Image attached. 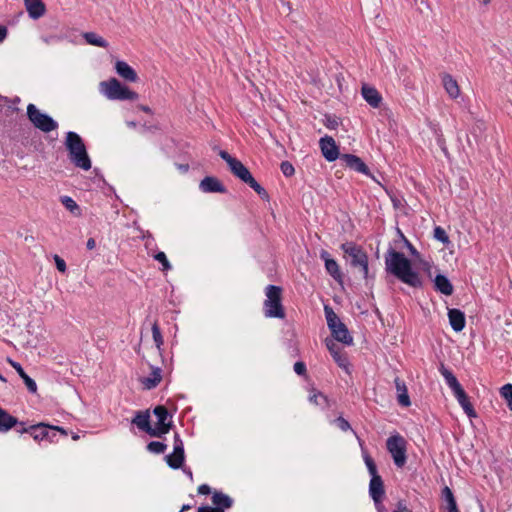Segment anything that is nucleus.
<instances>
[{
    "mask_svg": "<svg viewBox=\"0 0 512 512\" xmlns=\"http://www.w3.org/2000/svg\"><path fill=\"white\" fill-rule=\"evenodd\" d=\"M293 369H294V372L298 375V376H302L304 378H307L308 375H307V366H306V363L304 361H297L294 363V366H293Z\"/></svg>",
    "mask_w": 512,
    "mask_h": 512,
    "instance_id": "obj_48",
    "label": "nucleus"
},
{
    "mask_svg": "<svg viewBox=\"0 0 512 512\" xmlns=\"http://www.w3.org/2000/svg\"><path fill=\"white\" fill-rule=\"evenodd\" d=\"M61 203L72 214H74V215H80L81 214V210H80L79 205L70 196H62L61 197Z\"/></svg>",
    "mask_w": 512,
    "mask_h": 512,
    "instance_id": "obj_35",
    "label": "nucleus"
},
{
    "mask_svg": "<svg viewBox=\"0 0 512 512\" xmlns=\"http://www.w3.org/2000/svg\"><path fill=\"white\" fill-rule=\"evenodd\" d=\"M26 116L35 129L44 133H50L58 128V122L56 120L49 114L40 111L37 106L32 103L27 105Z\"/></svg>",
    "mask_w": 512,
    "mask_h": 512,
    "instance_id": "obj_7",
    "label": "nucleus"
},
{
    "mask_svg": "<svg viewBox=\"0 0 512 512\" xmlns=\"http://www.w3.org/2000/svg\"><path fill=\"white\" fill-rule=\"evenodd\" d=\"M152 337H153V340L155 342V345L159 351V353L161 354V346L163 345L164 343V340H163V336H162V332H161V329L159 327V324L157 321H154V323L152 324Z\"/></svg>",
    "mask_w": 512,
    "mask_h": 512,
    "instance_id": "obj_40",
    "label": "nucleus"
},
{
    "mask_svg": "<svg viewBox=\"0 0 512 512\" xmlns=\"http://www.w3.org/2000/svg\"><path fill=\"white\" fill-rule=\"evenodd\" d=\"M340 249L350 258L349 263L353 268H357L358 265L362 264L364 258L368 256L363 247L353 241L342 243Z\"/></svg>",
    "mask_w": 512,
    "mask_h": 512,
    "instance_id": "obj_11",
    "label": "nucleus"
},
{
    "mask_svg": "<svg viewBox=\"0 0 512 512\" xmlns=\"http://www.w3.org/2000/svg\"><path fill=\"white\" fill-rule=\"evenodd\" d=\"M434 133H435V136H436L437 145L440 147V149L442 150L444 155L446 157H448L449 156V151H448V148L446 146V140L444 138V135H443L441 129L440 128L434 129Z\"/></svg>",
    "mask_w": 512,
    "mask_h": 512,
    "instance_id": "obj_45",
    "label": "nucleus"
},
{
    "mask_svg": "<svg viewBox=\"0 0 512 512\" xmlns=\"http://www.w3.org/2000/svg\"><path fill=\"white\" fill-rule=\"evenodd\" d=\"M146 449L153 454H163L167 449V445L162 441L153 440L147 444Z\"/></svg>",
    "mask_w": 512,
    "mask_h": 512,
    "instance_id": "obj_43",
    "label": "nucleus"
},
{
    "mask_svg": "<svg viewBox=\"0 0 512 512\" xmlns=\"http://www.w3.org/2000/svg\"><path fill=\"white\" fill-rule=\"evenodd\" d=\"M211 510H213V507L207 504H202L197 508V512H211Z\"/></svg>",
    "mask_w": 512,
    "mask_h": 512,
    "instance_id": "obj_60",
    "label": "nucleus"
},
{
    "mask_svg": "<svg viewBox=\"0 0 512 512\" xmlns=\"http://www.w3.org/2000/svg\"><path fill=\"white\" fill-rule=\"evenodd\" d=\"M358 440H359V444L362 449L363 459L366 464L367 470L370 474V477L373 475H379L377 465H376L374 459L371 457V455L369 454L367 449H365L363 447V441L359 437H358Z\"/></svg>",
    "mask_w": 512,
    "mask_h": 512,
    "instance_id": "obj_34",
    "label": "nucleus"
},
{
    "mask_svg": "<svg viewBox=\"0 0 512 512\" xmlns=\"http://www.w3.org/2000/svg\"><path fill=\"white\" fill-rule=\"evenodd\" d=\"M454 397L457 399L459 405L463 409L464 413L470 418H477L478 414L470 401V397L466 393L463 387L458 389L453 393Z\"/></svg>",
    "mask_w": 512,
    "mask_h": 512,
    "instance_id": "obj_21",
    "label": "nucleus"
},
{
    "mask_svg": "<svg viewBox=\"0 0 512 512\" xmlns=\"http://www.w3.org/2000/svg\"><path fill=\"white\" fill-rule=\"evenodd\" d=\"M442 83L452 99H456L460 95V88L457 81L449 73L442 74Z\"/></svg>",
    "mask_w": 512,
    "mask_h": 512,
    "instance_id": "obj_30",
    "label": "nucleus"
},
{
    "mask_svg": "<svg viewBox=\"0 0 512 512\" xmlns=\"http://www.w3.org/2000/svg\"><path fill=\"white\" fill-rule=\"evenodd\" d=\"M164 460L171 469L178 470L180 468H183L185 464V452H179V454H177L176 451H173L172 453L167 454L164 457Z\"/></svg>",
    "mask_w": 512,
    "mask_h": 512,
    "instance_id": "obj_32",
    "label": "nucleus"
},
{
    "mask_svg": "<svg viewBox=\"0 0 512 512\" xmlns=\"http://www.w3.org/2000/svg\"><path fill=\"white\" fill-rule=\"evenodd\" d=\"M9 364L16 370L19 377L23 380L27 390L31 394L37 393V384L23 369L22 365L12 359H8Z\"/></svg>",
    "mask_w": 512,
    "mask_h": 512,
    "instance_id": "obj_27",
    "label": "nucleus"
},
{
    "mask_svg": "<svg viewBox=\"0 0 512 512\" xmlns=\"http://www.w3.org/2000/svg\"><path fill=\"white\" fill-rule=\"evenodd\" d=\"M65 149L68 153L70 162L77 168L88 171L92 167V162L89 157L86 144L82 137L74 132L69 131L66 133L64 141Z\"/></svg>",
    "mask_w": 512,
    "mask_h": 512,
    "instance_id": "obj_3",
    "label": "nucleus"
},
{
    "mask_svg": "<svg viewBox=\"0 0 512 512\" xmlns=\"http://www.w3.org/2000/svg\"><path fill=\"white\" fill-rule=\"evenodd\" d=\"M58 434L60 435L59 431H56V430H53V429H49L48 437L45 438V440L50 442V443H55V442L58 441V437H57Z\"/></svg>",
    "mask_w": 512,
    "mask_h": 512,
    "instance_id": "obj_54",
    "label": "nucleus"
},
{
    "mask_svg": "<svg viewBox=\"0 0 512 512\" xmlns=\"http://www.w3.org/2000/svg\"><path fill=\"white\" fill-rule=\"evenodd\" d=\"M150 368V375L140 379V382L143 384L144 389L147 390H152L156 388L162 381V369L160 367H156L153 365H150Z\"/></svg>",
    "mask_w": 512,
    "mask_h": 512,
    "instance_id": "obj_28",
    "label": "nucleus"
},
{
    "mask_svg": "<svg viewBox=\"0 0 512 512\" xmlns=\"http://www.w3.org/2000/svg\"><path fill=\"white\" fill-rule=\"evenodd\" d=\"M500 396L506 401L507 407L512 411V384L503 385L500 390Z\"/></svg>",
    "mask_w": 512,
    "mask_h": 512,
    "instance_id": "obj_42",
    "label": "nucleus"
},
{
    "mask_svg": "<svg viewBox=\"0 0 512 512\" xmlns=\"http://www.w3.org/2000/svg\"><path fill=\"white\" fill-rule=\"evenodd\" d=\"M433 289L445 296H451L454 293V286L450 279L443 273L439 272L431 278Z\"/></svg>",
    "mask_w": 512,
    "mask_h": 512,
    "instance_id": "obj_17",
    "label": "nucleus"
},
{
    "mask_svg": "<svg viewBox=\"0 0 512 512\" xmlns=\"http://www.w3.org/2000/svg\"><path fill=\"white\" fill-rule=\"evenodd\" d=\"M433 237L435 240L441 242L444 246L451 244L450 238L446 233L445 229L441 226H435L433 230Z\"/></svg>",
    "mask_w": 512,
    "mask_h": 512,
    "instance_id": "obj_39",
    "label": "nucleus"
},
{
    "mask_svg": "<svg viewBox=\"0 0 512 512\" xmlns=\"http://www.w3.org/2000/svg\"><path fill=\"white\" fill-rule=\"evenodd\" d=\"M83 38L85 39L86 43L89 45L97 46V47L105 48V49L109 47L108 41L95 32H85L83 34Z\"/></svg>",
    "mask_w": 512,
    "mask_h": 512,
    "instance_id": "obj_33",
    "label": "nucleus"
},
{
    "mask_svg": "<svg viewBox=\"0 0 512 512\" xmlns=\"http://www.w3.org/2000/svg\"><path fill=\"white\" fill-rule=\"evenodd\" d=\"M218 155L227 163L229 171L234 177L239 179L248 170L239 159L231 156L226 150H219Z\"/></svg>",
    "mask_w": 512,
    "mask_h": 512,
    "instance_id": "obj_14",
    "label": "nucleus"
},
{
    "mask_svg": "<svg viewBox=\"0 0 512 512\" xmlns=\"http://www.w3.org/2000/svg\"><path fill=\"white\" fill-rule=\"evenodd\" d=\"M176 166L183 173L188 172L189 168H190L189 164H187V163L186 164H176Z\"/></svg>",
    "mask_w": 512,
    "mask_h": 512,
    "instance_id": "obj_64",
    "label": "nucleus"
},
{
    "mask_svg": "<svg viewBox=\"0 0 512 512\" xmlns=\"http://www.w3.org/2000/svg\"><path fill=\"white\" fill-rule=\"evenodd\" d=\"M173 451H176L177 454H179V452H185L183 440L177 432L174 434Z\"/></svg>",
    "mask_w": 512,
    "mask_h": 512,
    "instance_id": "obj_50",
    "label": "nucleus"
},
{
    "mask_svg": "<svg viewBox=\"0 0 512 512\" xmlns=\"http://www.w3.org/2000/svg\"><path fill=\"white\" fill-rule=\"evenodd\" d=\"M157 419L155 426L151 422V412L149 409L136 411L131 423L140 431L153 438H163L175 426L173 423V414L164 405H156L152 410Z\"/></svg>",
    "mask_w": 512,
    "mask_h": 512,
    "instance_id": "obj_2",
    "label": "nucleus"
},
{
    "mask_svg": "<svg viewBox=\"0 0 512 512\" xmlns=\"http://www.w3.org/2000/svg\"><path fill=\"white\" fill-rule=\"evenodd\" d=\"M369 496L377 503L380 502V499H385V485L380 475L371 476L369 483Z\"/></svg>",
    "mask_w": 512,
    "mask_h": 512,
    "instance_id": "obj_18",
    "label": "nucleus"
},
{
    "mask_svg": "<svg viewBox=\"0 0 512 512\" xmlns=\"http://www.w3.org/2000/svg\"><path fill=\"white\" fill-rule=\"evenodd\" d=\"M459 186L461 187V189L465 190V189H468L469 187V184H468V181L466 180V178L464 176H461L459 178Z\"/></svg>",
    "mask_w": 512,
    "mask_h": 512,
    "instance_id": "obj_59",
    "label": "nucleus"
},
{
    "mask_svg": "<svg viewBox=\"0 0 512 512\" xmlns=\"http://www.w3.org/2000/svg\"><path fill=\"white\" fill-rule=\"evenodd\" d=\"M280 170L285 177H291L295 174V168L291 162L285 160L280 164Z\"/></svg>",
    "mask_w": 512,
    "mask_h": 512,
    "instance_id": "obj_46",
    "label": "nucleus"
},
{
    "mask_svg": "<svg viewBox=\"0 0 512 512\" xmlns=\"http://www.w3.org/2000/svg\"><path fill=\"white\" fill-rule=\"evenodd\" d=\"M361 95L363 99L373 108H379L382 103V96L379 91L367 83H363L361 87Z\"/></svg>",
    "mask_w": 512,
    "mask_h": 512,
    "instance_id": "obj_23",
    "label": "nucleus"
},
{
    "mask_svg": "<svg viewBox=\"0 0 512 512\" xmlns=\"http://www.w3.org/2000/svg\"><path fill=\"white\" fill-rule=\"evenodd\" d=\"M342 161L345 162L346 166L351 170L361 173L369 178L376 180L375 176L371 173L367 164L357 155L345 153L342 154Z\"/></svg>",
    "mask_w": 512,
    "mask_h": 512,
    "instance_id": "obj_13",
    "label": "nucleus"
},
{
    "mask_svg": "<svg viewBox=\"0 0 512 512\" xmlns=\"http://www.w3.org/2000/svg\"><path fill=\"white\" fill-rule=\"evenodd\" d=\"M199 188L204 193H221L228 192L223 182L216 176H205L199 184Z\"/></svg>",
    "mask_w": 512,
    "mask_h": 512,
    "instance_id": "obj_15",
    "label": "nucleus"
},
{
    "mask_svg": "<svg viewBox=\"0 0 512 512\" xmlns=\"http://www.w3.org/2000/svg\"><path fill=\"white\" fill-rule=\"evenodd\" d=\"M360 272L362 273L363 278L366 281V286H368L375 279V274H370L369 272V258L368 256L364 258L362 264L358 265Z\"/></svg>",
    "mask_w": 512,
    "mask_h": 512,
    "instance_id": "obj_38",
    "label": "nucleus"
},
{
    "mask_svg": "<svg viewBox=\"0 0 512 512\" xmlns=\"http://www.w3.org/2000/svg\"><path fill=\"white\" fill-rule=\"evenodd\" d=\"M96 247V241L94 238H89L86 242V248L92 250Z\"/></svg>",
    "mask_w": 512,
    "mask_h": 512,
    "instance_id": "obj_62",
    "label": "nucleus"
},
{
    "mask_svg": "<svg viewBox=\"0 0 512 512\" xmlns=\"http://www.w3.org/2000/svg\"><path fill=\"white\" fill-rule=\"evenodd\" d=\"M114 68L117 75L124 79L126 82L135 83L139 80L135 69L123 60H117L115 62Z\"/></svg>",
    "mask_w": 512,
    "mask_h": 512,
    "instance_id": "obj_20",
    "label": "nucleus"
},
{
    "mask_svg": "<svg viewBox=\"0 0 512 512\" xmlns=\"http://www.w3.org/2000/svg\"><path fill=\"white\" fill-rule=\"evenodd\" d=\"M393 512H413L410 508L407 507L406 500L400 499L396 503V509Z\"/></svg>",
    "mask_w": 512,
    "mask_h": 512,
    "instance_id": "obj_53",
    "label": "nucleus"
},
{
    "mask_svg": "<svg viewBox=\"0 0 512 512\" xmlns=\"http://www.w3.org/2000/svg\"><path fill=\"white\" fill-rule=\"evenodd\" d=\"M25 9L28 13V16L32 20H38L43 17L46 12V4L43 0H23Z\"/></svg>",
    "mask_w": 512,
    "mask_h": 512,
    "instance_id": "obj_24",
    "label": "nucleus"
},
{
    "mask_svg": "<svg viewBox=\"0 0 512 512\" xmlns=\"http://www.w3.org/2000/svg\"><path fill=\"white\" fill-rule=\"evenodd\" d=\"M394 384L397 392V403L404 408L411 406V399L405 381L397 376L394 379Z\"/></svg>",
    "mask_w": 512,
    "mask_h": 512,
    "instance_id": "obj_26",
    "label": "nucleus"
},
{
    "mask_svg": "<svg viewBox=\"0 0 512 512\" xmlns=\"http://www.w3.org/2000/svg\"><path fill=\"white\" fill-rule=\"evenodd\" d=\"M213 494L211 487L208 484H201L198 487V494L200 495H209Z\"/></svg>",
    "mask_w": 512,
    "mask_h": 512,
    "instance_id": "obj_55",
    "label": "nucleus"
},
{
    "mask_svg": "<svg viewBox=\"0 0 512 512\" xmlns=\"http://www.w3.org/2000/svg\"><path fill=\"white\" fill-rule=\"evenodd\" d=\"M8 35V29L6 26L0 24V43H2Z\"/></svg>",
    "mask_w": 512,
    "mask_h": 512,
    "instance_id": "obj_56",
    "label": "nucleus"
},
{
    "mask_svg": "<svg viewBox=\"0 0 512 512\" xmlns=\"http://www.w3.org/2000/svg\"><path fill=\"white\" fill-rule=\"evenodd\" d=\"M418 262H419V265H420V268L421 270L428 276V278L431 280V278H433V275H432V268H433V265L431 262L427 261V260H424L422 259L421 257L416 259Z\"/></svg>",
    "mask_w": 512,
    "mask_h": 512,
    "instance_id": "obj_47",
    "label": "nucleus"
},
{
    "mask_svg": "<svg viewBox=\"0 0 512 512\" xmlns=\"http://www.w3.org/2000/svg\"><path fill=\"white\" fill-rule=\"evenodd\" d=\"M449 324L454 332H462L466 326L465 313L459 308H448L447 312Z\"/></svg>",
    "mask_w": 512,
    "mask_h": 512,
    "instance_id": "obj_19",
    "label": "nucleus"
},
{
    "mask_svg": "<svg viewBox=\"0 0 512 512\" xmlns=\"http://www.w3.org/2000/svg\"><path fill=\"white\" fill-rule=\"evenodd\" d=\"M137 108H138L139 110H141V111H143V112L147 113V114H153L152 109H151L149 106H147V105L139 104V105L137 106Z\"/></svg>",
    "mask_w": 512,
    "mask_h": 512,
    "instance_id": "obj_61",
    "label": "nucleus"
},
{
    "mask_svg": "<svg viewBox=\"0 0 512 512\" xmlns=\"http://www.w3.org/2000/svg\"><path fill=\"white\" fill-rule=\"evenodd\" d=\"M320 259L324 261L326 273L342 286L344 284V274L342 273L337 261L327 250L324 249L320 251Z\"/></svg>",
    "mask_w": 512,
    "mask_h": 512,
    "instance_id": "obj_12",
    "label": "nucleus"
},
{
    "mask_svg": "<svg viewBox=\"0 0 512 512\" xmlns=\"http://www.w3.org/2000/svg\"><path fill=\"white\" fill-rule=\"evenodd\" d=\"M212 503L215 508L226 510L232 507L233 499L222 491L215 490L212 495Z\"/></svg>",
    "mask_w": 512,
    "mask_h": 512,
    "instance_id": "obj_31",
    "label": "nucleus"
},
{
    "mask_svg": "<svg viewBox=\"0 0 512 512\" xmlns=\"http://www.w3.org/2000/svg\"><path fill=\"white\" fill-rule=\"evenodd\" d=\"M322 122L328 129L335 130L338 128L342 121L341 118L335 114L326 113Z\"/></svg>",
    "mask_w": 512,
    "mask_h": 512,
    "instance_id": "obj_41",
    "label": "nucleus"
},
{
    "mask_svg": "<svg viewBox=\"0 0 512 512\" xmlns=\"http://www.w3.org/2000/svg\"><path fill=\"white\" fill-rule=\"evenodd\" d=\"M325 344L332 358L340 352L339 347L332 340L326 339Z\"/></svg>",
    "mask_w": 512,
    "mask_h": 512,
    "instance_id": "obj_52",
    "label": "nucleus"
},
{
    "mask_svg": "<svg viewBox=\"0 0 512 512\" xmlns=\"http://www.w3.org/2000/svg\"><path fill=\"white\" fill-rule=\"evenodd\" d=\"M333 360L340 368L345 370L346 373H351V363L346 353L339 352L338 354L334 355Z\"/></svg>",
    "mask_w": 512,
    "mask_h": 512,
    "instance_id": "obj_37",
    "label": "nucleus"
},
{
    "mask_svg": "<svg viewBox=\"0 0 512 512\" xmlns=\"http://www.w3.org/2000/svg\"><path fill=\"white\" fill-rule=\"evenodd\" d=\"M438 370L444 377L446 384L449 386L453 393L456 392L461 387H463L458 381L457 377L454 375V373L450 369H448L444 365V363H440Z\"/></svg>",
    "mask_w": 512,
    "mask_h": 512,
    "instance_id": "obj_29",
    "label": "nucleus"
},
{
    "mask_svg": "<svg viewBox=\"0 0 512 512\" xmlns=\"http://www.w3.org/2000/svg\"><path fill=\"white\" fill-rule=\"evenodd\" d=\"M266 299L263 303L264 314L267 318L284 319L286 316L283 301L282 286L269 284L265 288Z\"/></svg>",
    "mask_w": 512,
    "mask_h": 512,
    "instance_id": "obj_4",
    "label": "nucleus"
},
{
    "mask_svg": "<svg viewBox=\"0 0 512 512\" xmlns=\"http://www.w3.org/2000/svg\"><path fill=\"white\" fill-rule=\"evenodd\" d=\"M386 448L397 468H402L407 462V441L396 433L386 440Z\"/></svg>",
    "mask_w": 512,
    "mask_h": 512,
    "instance_id": "obj_8",
    "label": "nucleus"
},
{
    "mask_svg": "<svg viewBox=\"0 0 512 512\" xmlns=\"http://www.w3.org/2000/svg\"><path fill=\"white\" fill-rule=\"evenodd\" d=\"M49 429H53L60 432V435L63 437L68 436V431L61 426L52 425L46 422H38L36 424L21 425L20 429H17V432L20 434L27 433L29 434L36 442H40L45 440L48 437Z\"/></svg>",
    "mask_w": 512,
    "mask_h": 512,
    "instance_id": "obj_9",
    "label": "nucleus"
},
{
    "mask_svg": "<svg viewBox=\"0 0 512 512\" xmlns=\"http://www.w3.org/2000/svg\"><path fill=\"white\" fill-rule=\"evenodd\" d=\"M153 259L162 265L161 270L163 272H167V271L171 270L172 266L166 256V254L163 251H158L155 254H153Z\"/></svg>",
    "mask_w": 512,
    "mask_h": 512,
    "instance_id": "obj_44",
    "label": "nucleus"
},
{
    "mask_svg": "<svg viewBox=\"0 0 512 512\" xmlns=\"http://www.w3.org/2000/svg\"><path fill=\"white\" fill-rule=\"evenodd\" d=\"M28 421H20L17 417L11 415L6 409L0 407V433H6L11 429H20L21 425H26Z\"/></svg>",
    "mask_w": 512,
    "mask_h": 512,
    "instance_id": "obj_16",
    "label": "nucleus"
},
{
    "mask_svg": "<svg viewBox=\"0 0 512 512\" xmlns=\"http://www.w3.org/2000/svg\"><path fill=\"white\" fill-rule=\"evenodd\" d=\"M15 112H19V108H17L14 105H9L7 107V110H6L5 114H6V116H9V115H11V114H13Z\"/></svg>",
    "mask_w": 512,
    "mask_h": 512,
    "instance_id": "obj_63",
    "label": "nucleus"
},
{
    "mask_svg": "<svg viewBox=\"0 0 512 512\" xmlns=\"http://www.w3.org/2000/svg\"><path fill=\"white\" fill-rule=\"evenodd\" d=\"M383 501H384V499H380L379 503L374 502L377 512H385L386 511Z\"/></svg>",
    "mask_w": 512,
    "mask_h": 512,
    "instance_id": "obj_58",
    "label": "nucleus"
},
{
    "mask_svg": "<svg viewBox=\"0 0 512 512\" xmlns=\"http://www.w3.org/2000/svg\"><path fill=\"white\" fill-rule=\"evenodd\" d=\"M397 234L411 258L407 257L402 251H397L394 247L390 246L384 255L385 271L387 275L393 276L411 288L423 289L425 287V280L413 263V259L420 258V252L399 228H397Z\"/></svg>",
    "mask_w": 512,
    "mask_h": 512,
    "instance_id": "obj_1",
    "label": "nucleus"
},
{
    "mask_svg": "<svg viewBox=\"0 0 512 512\" xmlns=\"http://www.w3.org/2000/svg\"><path fill=\"white\" fill-rule=\"evenodd\" d=\"M391 202H392V205H393V208L394 209H399L402 204H401V201L400 199L397 197V195H393V197H391Z\"/></svg>",
    "mask_w": 512,
    "mask_h": 512,
    "instance_id": "obj_57",
    "label": "nucleus"
},
{
    "mask_svg": "<svg viewBox=\"0 0 512 512\" xmlns=\"http://www.w3.org/2000/svg\"><path fill=\"white\" fill-rule=\"evenodd\" d=\"M319 397L322 398V400L325 404L324 405L325 407H330V400H329L328 396L323 394L321 391L317 390L316 388L312 387L310 389L309 401L315 405H321L318 402Z\"/></svg>",
    "mask_w": 512,
    "mask_h": 512,
    "instance_id": "obj_36",
    "label": "nucleus"
},
{
    "mask_svg": "<svg viewBox=\"0 0 512 512\" xmlns=\"http://www.w3.org/2000/svg\"><path fill=\"white\" fill-rule=\"evenodd\" d=\"M441 500V509L445 512H460L455 495L448 486H444L441 489Z\"/></svg>",
    "mask_w": 512,
    "mask_h": 512,
    "instance_id": "obj_25",
    "label": "nucleus"
},
{
    "mask_svg": "<svg viewBox=\"0 0 512 512\" xmlns=\"http://www.w3.org/2000/svg\"><path fill=\"white\" fill-rule=\"evenodd\" d=\"M324 314L331 336L343 345H353V337L348 327L341 321L329 304L324 305Z\"/></svg>",
    "mask_w": 512,
    "mask_h": 512,
    "instance_id": "obj_5",
    "label": "nucleus"
},
{
    "mask_svg": "<svg viewBox=\"0 0 512 512\" xmlns=\"http://www.w3.org/2000/svg\"><path fill=\"white\" fill-rule=\"evenodd\" d=\"M319 147L323 158L328 162H334L337 159L342 160L340 148L332 136L324 135L319 140Z\"/></svg>",
    "mask_w": 512,
    "mask_h": 512,
    "instance_id": "obj_10",
    "label": "nucleus"
},
{
    "mask_svg": "<svg viewBox=\"0 0 512 512\" xmlns=\"http://www.w3.org/2000/svg\"><path fill=\"white\" fill-rule=\"evenodd\" d=\"M334 423L344 432L351 430V425L348 420H346L343 416H338Z\"/></svg>",
    "mask_w": 512,
    "mask_h": 512,
    "instance_id": "obj_51",
    "label": "nucleus"
},
{
    "mask_svg": "<svg viewBox=\"0 0 512 512\" xmlns=\"http://www.w3.org/2000/svg\"><path fill=\"white\" fill-rule=\"evenodd\" d=\"M101 92L109 100L134 101L139 98V94L130 89L129 86L122 83L119 79L111 77L107 81L100 83Z\"/></svg>",
    "mask_w": 512,
    "mask_h": 512,
    "instance_id": "obj_6",
    "label": "nucleus"
},
{
    "mask_svg": "<svg viewBox=\"0 0 512 512\" xmlns=\"http://www.w3.org/2000/svg\"><path fill=\"white\" fill-rule=\"evenodd\" d=\"M239 180L253 189L263 201H270L269 193L256 181L249 169L239 178Z\"/></svg>",
    "mask_w": 512,
    "mask_h": 512,
    "instance_id": "obj_22",
    "label": "nucleus"
},
{
    "mask_svg": "<svg viewBox=\"0 0 512 512\" xmlns=\"http://www.w3.org/2000/svg\"><path fill=\"white\" fill-rule=\"evenodd\" d=\"M53 260H54L56 269L60 273L65 274L67 271V265H66L65 260L62 257H60L58 254L53 255Z\"/></svg>",
    "mask_w": 512,
    "mask_h": 512,
    "instance_id": "obj_49",
    "label": "nucleus"
}]
</instances>
